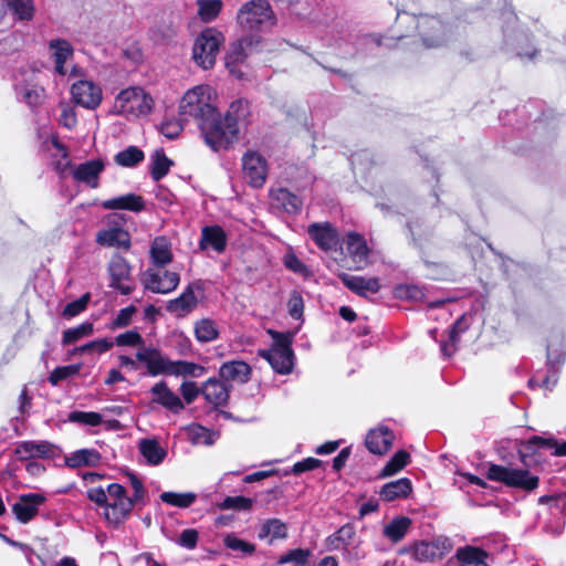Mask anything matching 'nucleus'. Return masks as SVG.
<instances>
[{
    "instance_id": "1",
    "label": "nucleus",
    "mask_w": 566,
    "mask_h": 566,
    "mask_svg": "<svg viewBox=\"0 0 566 566\" xmlns=\"http://www.w3.org/2000/svg\"><path fill=\"white\" fill-rule=\"evenodd\" d=\"M244 106L242 101L234 102L224 118H221L217 112L212 117L200 123L201 134L211 149L216 151L227 149L238 139V120L244 116V113L239 114V111Z\"/></svg>"
},
{
    "instance_id": "2",
    "label": "nucleus",
    "mask_w": 566,
    "mask_h": 566,
    "mask_svg": "<svg viewBox=\"0 0 566 566\" xmlns=\"http://www.w3.org/2000/svg\"><path fill=\"white\" fill-rule=\"evenodd\" d=\"M136 359L146 365L151 376L169 375L175 377L199 378L207 373L200 364L187 360H171L155 347H142L136 353Z\"/></svg>"
},
{
    "instance_id": "3",
    "label": "nucleus",
    "mask_w": 566,
    "mask_h": 566,
    "mask_svg": "<svg viewBox=\"0 0 566 566\" xmlns=\"http://www.w3.org/2000/svg\"><path fill=\"white\" fill-rule=\"evenodd\" d=\"M500 19L502 21L504 48L522 59L532 60L537 50L531 45L528 33L516 30L517 17L510 4H505L501 10Z\"/></svg>"
},
{
    "instance_id": "4",
    "label": "nucleus",
    "mask_w": 566,
    "mask_h": 566,
    "mask_svg": "<svg viewBox=\"0 0 566 566\" xmlns=\"http://www.w3.org/2000/svg\"><path fill=\"white\" fill-rule=\"evenodd\" d=\"M212 88L209 85H198L184 95L179 109L185 117H192L198 123L209 119L217 113L211 103Z\"/></svg>"
},
{
    "instance_id": "5",
    "label": "nucleus",
    "mask_w": 566,
    "mask_h": 566,
    "mask_svg": "<svg viewBox=\"0 0 566 566\" xmlns=\"http://www.w3.org/2000/svg\"><path fill=\"white\" fill-rule=\"evenodd\" d=\"M237 21L245 31H265L275 23L274 13L266 0H251L238 11Z\"/></svg>"
},
{
    "instance_id": "6",
    "label": "nucleus",
    "mask_w": 566,
    "mask_h": 566,
    "mask_svg": "<svg viewBox=\"0 0 566 566\" xmlns=\"http://www.w3.org/2000/svg\"><path fill=\"white\" fill-rule=\"evenodd\" d=\"M224 43L223 34L213 28L205 29L196 39L192 48V59L203 70L214 66L217 55Z\"/></svg>"
},
{
    "instance_id": "7",
    "label": "nucleus",
    "mask_w": 566,
    "mask_h": 566,
    "mask_svg": "<svg viewBox=\"0 0 566 566\" xmlns=\"http://www.w3.org/2000/svg\"><path fill=\"white\" fill-rule=\"evenodd\" d=\"M154 106L153 97L142 87L133 86L118 93L114 107L125 116L139 117L148 114Z\"/></svg>"
},
{
    "instance_id": "8",
    "label": "nucleus",
    "mask_w": 566,
    "mask_h": 566,
    "mask_svg": "<svg viewBox=\"0 0 566 566\" xmlns=\"http://www.w3.org/2000/svg\"><path fill=\"white\" fill-rule=\"evenodd\" d=\"M261 357L266 359L279 374H289L293 367V350L286 336L276 334L275 344L269 350H262Z\"/></svg>"
},
{
    "instance_id": "9",
    "label": "nucleus",
    "mask_w": 566,
    "mask_h": 566,
    "mask_svg": "<svg viewBox=\"0 0 566 566\" xmlns=\"http://www.w3.org/2000/svg\"><path fill=\"white\" fill-rule=\"evenodd\" d=\"M106 494L112 502L107 504L105 517L112 523L122 522L133 510L134 499L128 497L125 488L117 483L109 484Z\"/></svg>"
},
{
    "instance_id": "10",
    "label": "nucleus",
    "mask_w": 566,
    "mask_h": 566,
    "mask_svg": "<svg viewBox=\"0 0 566 566\" xmlns=\"http://www.w3.org/2000/svg\"><path fill=\"white\" fill-rule=\"evenodd\" d=\"M402 18L411 19L416 23L419 35L427 48H436L443 42V25L436 17L422 14L410 17L405 14Z\"/></svg>"
},
{
    "instance_id": "11",
    "label": "nucleus",
    "mask_w": 566,
    "mask_h": 566,
    "mask_svg": "<svg viewBox=\"0 0 566 566\" xmlns=\"http://www.w3.org/2000/svg\"><path fill=\"white\" fill-rule=\"evenodd\" d=\"M497 482H502L510 488L531 492L538 486L539 479L525 469L497 465Z\"/></svg>"
},
{
    "instance_id": "12",
    "label": "nucleus",
    "mask_w": 566,
    "mask_h": 566,
    "mask_svg": "<svg viewBox=\"0 0 566 566\" xmlns=\"http://www.w3.org/2000/svg\"><path fill=\"white\" fill-rule=\"evenodd\" d=\"M72 99L86 109H95L103 98L102 88L88 80H80L71 86Z\"/></svg>"
},
{
    "instance_id": "13",
    "label": "nucleus",
    "mask_w": 566,
    "mask_h": 566,
    "mask_svg": "<svg viewBox=\"0 0 566 566\" xmlns=\"http://www.w3.org/2000/svg\"><path fill=\"white\" fill-rule=\"evenodd\" d=\"M180 277L176 272H155L148 270L144 274V285L154 293L167 294L174 291L179 284Z\"/></svg>"
},
{
    "instance_id": "14",
    "label": "nucleus",
    "mask_w": 566,
    "mask_h": 566,
    "mask_svg": "<svg viewBox=\"0 0 566 566\" xmlns=\"http://www.w3.org/2000/svg\"><path fill=\"white\" fill-rule=\"evenodd\" d=\"M244 178L253 187H261L266 179V164L263 157L256 153H248L243 159Z\"/></svg>"
},
{
    "instance_id": "15",
    "label": "nucleus",
    "mask_w": 566,
    "mask_h": 566,
    "mask_svg": "<svg viewBox=\"0 0 566 566\" xmlns=\"http://www.w3.org/2000/svg\"><path fill=\"white\" fill-rule=\"evenodd\" d=\"M541 448L553 449V454L557 457L566 455V441L558 443L553 438L534 436L527 441L521 443V447L518 448L521 460L525 462V458L533 455L535 451Z\"/></svg>"
},
{
    "instance_id": "16",
    "label": "nucleus",
    "mask_w": 566,
    "mask_h": 566,
    "mask_svg": "<svg viewBox=\"0 0 566 566\" xmlns=\"http://www.w3.org/2000/svg\"><path fill=\"white\" fill-rule=\"evenodd\" d=\"M153 402L163 406L172 413H180L185 409V405L180 397L175 394L166 381L160 380L150 388Z\"/></svg>"
},
{
    "instance_id": "17",
    "label": "nucleus",
    "mask_w": 566,
    "mask_h": 566,
    "mask_svg": "<svg viewBox=\"0 0 566 566\" xmlns=\"http://www.w3.org/2000/svg\"><path fill=\"white\" fill-rule=\"evenodd\" d=\"M338 277L348 290L363 297H367L369 294H376L380 290L378 277H364L344 272L339 273Z\"/></svg>"
},
{
    "instance_id": "18",
    "label": "nucleus",
    "mask_w": 566,
    "mask_h": 566,
    "mask_svg": "<svg viewBox=\"0 0 566 566\" xmlns=\"http://www.w3.org/2000/svg\"><path fill=\"white\" fill-rule=\"evenodd\" d=\"M231 386L221 378H209L202 384V396L213 407L227 405Z\"/></svg>"
},
{
    "instance_id": "19",
    "label": "nucleus",
    "mask_w": 566,
    "mask_h": 566,
    "mask_svg": "<svg viewBox=\"0 0 566 566\" xmlns=\"http://www.w3.org/2000/svg\"><path fill=\"white\" fill-rule=\"evenodd\" d=\"M104 168L105 165L102 159H92L74 166L72 168V176L78 182L86 184L91 188H97L99 175Z\"/></svg>"
},
{
    "instance_id": "20",
    "label": "nucleus",
    "mask_w": 566,
    "mask_h": 566,
    "mask_svg": "<svg viewBox=\"0 0 566 566\" xmlns=\"http://www.w3.org/2000/svg\"><path fill=\"white\" fill-rule=\"evenodd\" d=\"M307 232L316 245L324 251H329L338 244V233L329 222L312 223Z\"/></svg>"
},
{
    "instance_id": "21",
    "label": "nucleus",
    "mask_w": 566,
    "mask_h": 566,
    "mask_svg": "<svg viewBox=\"0 0 566 566\" xmlns=\"http://www.w3.org/2000/svg\"><path fill=\"white\" fill-rule=\"evenodd\" d=\"M195 289H200V284H189L180 296L170 300L167 303L166 310L178 317L188 315L196 308L198 304L197 297L195 295Z\"/></svg>"
},
{
    "instance_id": "22",
    "label": "nucleus",
    "mask_w": 566,
    "mask_h": 566,
    "mask_svg": "<svg viewBox=\"0 0 566 566\" xmlns=\"http://www.w3.org/2000/svg\"><path fill=\"white\" fill-rule=\"evenodd\" d=\"M259 43L260 38L256 35H248L233 42L226 55V66L230 72H233L232 65L243 62Z\"/></svg>"
},
{
    "instance_id": "23",
    "label": "nucleus",
    "mask_w": 566,
    "mask_h": 566,
    "mask_svg": "<svg viewBox=\"0 0 566 566\" xmlns=\"http://www.w3.org/2000/svg\"><path fill=\"white\" fill-rule=\"evenodd\" d=\"M44 502V496L36 493L21 495L13 504L12 511L17 518L22 523L31 521L39 511V506Z\"/></svg>"
},
{
    "instance_id": "24",
    "label": "nucleus",
    "mask_w": 566,
    "mask_h": 566,
    "mask_svg": "<svg viewBox=\"0 0 566 566\" xmlns=\"http://www.w3.org/2000/svg\"><path fill=\"white\" fill-rule=\"evenodd\" d=\"M250 376V366L241 360L224 363L219 369V377L227 384L230 381L244 384L249 381Z\"/></svg>"
},
{
    "instance_id": "25",
    "label": "nucleus",
    "mask_w": 566,
    "mask_h": 566,
    "mask_svg": "<svg viewBox=\"0 0 566 566\" xmlns=\"http://www.w3.org/2000/svg\"><path fill=\"white\" fill-rule=\"evenodd\" d=\"M394 433L386 427L370 430L366 438V447L371 453L384 454L391 447Z\"/></svg>"
},
{
    "instance_id": "26",
    "label": "nucleus",
    "mask_w": 566,
    "mask_h": 566,
    "mask_svg": "<svg viewBox=\"0 0 566 566\" xmlns=\"http://www.w3.org/2000/svg\"><path fill=\"white\" fill-rule=\"evenodd\" d=\"M102 207L106 210H129L139 212L145 209V201L142 196L127 193L103 201Z\"/></svg>"
},
{
    "instance_id": "27",
    "label": "nucleus",
    "mask_w": 566,
    "mask_h": 566,
    "mask_svg": "<svg viewBox=\"0 0 566 566\" xmlns=\"http://www.w3.org/2000/svg\"><path fill=\"white\" fill-rule=\"evenodd\" d=\"M271 199L276 208H281L285 212L292 214L300 212L303 206V201L285 188L272 190Z\"/></svg>"
},
{
    "instance_id": "28",
    "label": "nucleus",
    "mask_w": 566,
    "mask_h": 566,
    "mask_svg": "<svg viewBox=\"0 0 566 566\" xmlns=\"http://www.w3.org/2000/svg\"><path fill=\"white\" fill-rule=\"evenodd\" d=\"M15 454L20 460L49 458L52 454V446L45 441H24L17 446Z\"/></svg>"
},
{
    "instance_id": "29",
    "label": "nucleus",
    "mask_w": 566,
    "mask_h": 566,
    "mask_svg": "<svg viewBox=\"0 0 566 566\" xmlns=\"http://www.w3.org/2000/svg\"><path fill=\"white\" fill-rule=\"evenodd\" d=\"M287 524L280 518L265 520L258 534L260 539H269L272 544L274 541L285 539L287 537Z\"/></svg>"
},
{
    "instance_id": "30",
    "label": "nucleus",
    "mask_w": 566,
    "mask_h": 566,
    "mask_svg": "<svg viewBox=\"0 0 566 566\" xmlns=\"http://www.w3.org/2000/svg\"><path fill=\"white\" fill-rule=\"evenodd\" d=\"M49 46L55 62V71L61 75H65L64 63L73 55L71 43L66 40L55 39L50 41Z\"/></svg>"
},
{
    "instance_id": "31",
    "label": "nucleus",
    "mask_w": 566,
    "mask_h": 566,
    "mask_svg": "<svg viewBox=\"0 0 566 566\" xmlns=\"http://www.w3.org/2000/svg\"><path fill=\"white\" fill-rule=\"evenodd\" d=\"M227 237L224 231L218 227H205L202 229L200 248L202 250L211 247L217 252H222L226 249Z\"/></svg>"
},
{
    "instance_id": "32",
    "label": "nucleus",
    "mask_w": 566,
    "mask_h": 566,
    "mask_svg": "<svg viewBox=\"0 0 566 566\" xmlns=\"http://www.w3.org/2000/svg\"><path fill=\"white\" fill-rule=\"evenodd\" d=\"M411 490L410 480L402 478L385 484L380 491V495L385 501H394L396 499L407 497Z\"/></svg>"
},
{
    "instance_id": "33",
    "label": "nucleus",
    "mask_w": 566,
    "mask_h": 566,
    "mask_svg": "<svg viewBox=\"0 0 566 566\" xmlns=\"http://www.w3.org/2000/svg\"><path fill=\"white\" fill-rule=\"evenodd\" d=\"M101 461V454L96 450L82 449L65 458L70 468L96 467Z\"/></svg>"
},
{
    "instance_id": "34",
    "label": "nucleus",
    "mask_w": 566,
    "mask_h": 566,
    "mask_svg": "<svg viewBox=\"0 0 566 566\" xmlns=\"http://www.w3.org/2000/svg\"><path fill=\"white\" fill-rule=\"evenodd\" d=\"M346 250L354 262H363L368 255V248L365 239L356 232L347 234Z\"/></svg>"
},
{
    "instance_id": "35",
    "label": "nucleus",
    "mask_w": 566,
    "mask_h": 566,
    "mask_svg": "<svg viewBox=\"0 0 566 566\" xmlns=\"http://www.w3.org/2000/svg\"><path fill=\"white\" fill-rule=\"evenodd\" d=\"M150 256L154 264L165 266L172 261V253L168 241L160 237L156 238L150 248Z\"/></svg>"
},
{
    "instance_id": "36",
    "label": "nucleus",
    "mask_w": 566,
    "mask_h": 566,
    "mask_svg": "<svg viewBox=\"0 0 566 566\" xmlns=\"http://www.w3.org/2000/svg\"><path fill=\"white\" fill-rule=\"evenodd\" d=\"M469 327L465 316H461L455 321L449 333V340L441 344V352L444 356H451L455 352V345L460 339V335Z\"/></svg>"
},
{
    "instance_id": "37",
    "label": "nucleus",
    "mask_w": 566,
    "mask_h": 566,
    "mask_svg": "<svg viewBox=\"0 0 566 566\" xmlns=\"http://www.w3.org/2000/svg\"><path fill=\"white\" fill-rule=\"evenodd\" d=\"M139 451L148 463L157 465L166 457V451L156 440L144 439L139 442Z\"/></svg>"
},
{
    "instance_id": "38",
    "label": "nucleus",
    "mask_w": 566,
    "mask_h": 566,
    "mask_svg": "<svg viewBox=\"0 0 566 566\" xmlns=\"http://www.w3.org/2000/svg\"><path fill=\"white\" fill-rule=\"evenodd\" d=\"M97 241L101 244H106L108 247H123L128 249L130 245L129 234L128 232L115 228L108 231H104L98 234Z\"/></svg>"
},
{
    "instance_id": "39",
    "label": "nucleus",
    "mask_w": 566,
    "mask_h": 566,
    "mask_svg": "<svg viewBox=\"0 0 566 566\" xmlns=\"http://www.w3.org/2000/svg\"><path fill=\"white\" fill-rule=\"evenodd\" d=\"M410 525L411 520L409 517H397L384 527V535L394 543H397L405 537Z\"/></svg>"
},
{
    "instance_id": "40",
    "label": "nucleus",
    "mask_w": 566,
    "mask_h": 566,
    "mask_svg": "<svg viewBox=\"0 0 566 566\" xmlns=\"http://www.w3.org/2000/svg\"><path fill=\"white\" fill-rule=\"evenodd\" d=\"M195 335L198 342L209 343L218 338L217 324L209 318H202L195 324Z\"/></svg>"
},
{
    "instance_id": "41",
    "label": "nucleus",
    "mask_w": 566,
    "mask_h": 566,
    "mask_svg": "<svg viewBox=\"0 0 566 566\" xmlns=\"http://www.w3.org/2000/svg\"><path fill=\"white\" fill-rule=\"evenodd\" d=\"M460 566H488L485 563V554L475 547L460 548L457 552Z\"/></svg>"
},
{
    "instance_id": "42",
    "label": "nucleus",
    "mask_w": 566,
    "mask_h": 566,
    "mask_svg": "<svg viewBox=\"0 0 566 566\" xmlns=\"http://www.w3.org/2000/svg\"><path fill=\"white\" fill-rule=\"evenodd\" d=\"M356 535L352 524L343 525L335 534L328 537V545L333 549H345Z\"/></svg>"
},
{
    "instance_id": "43",
    "label": "nucleus",
    "mask_w": 566,
    "mask_h": 566,
    "mask_svg": "<svg viewBox=\"0 0 566 566\" xmlns=\"http://www.w3.org/2000/svg\"><path fill=\"white\" fill-rule=\"evenodd\" d=\"M172 161L167 158L163 150H156L151 156L150 174L154 180H160L169 171Z\"/></svg>"
},
{
    "instance_id": "44",
    "label": "nucleus",
    "mask_w": 566,
    "mask_h": 566,
    "mask_svg": "<svg viewBox=\"0 0 566 566\" xmlns=\"http://www.w3.org/2000/svg\"><path fill=\"white\" fill-rule=\"evenodd\" d=\"M198 15L203 22L213 21L222 9L221 0H198Z\"/></svg>"
},
{
    "instance_id": "45",
    "label": "nucleus",
    "mask_w": 566,
    "mask_h": 566,
    "mask_svg": "<svg viewBox=\"0 0 566 566\" xmlns=\"http://www.w3.org/2000/svg\"><path fill=\"white\" fill-rule=\"evenodd\" d=\"M8 8L18 17L19 20L30 21L34 15V4L32 0H4Z\"/></svg>"
},
{
    "instance_id": "46",
    "label": "nucleus",
    "mask_w": 566,
    "mask_h": 566,
    "mask_svg": "<svg viewBox=\"0 0 566 566\" xmlns=\"http://www.w3.org/2000/svg\"><path fill=\"white\" fill-rule=\"evenodd\" d=\"M109 274L112 282H123L129 279L130 266L122 256H115L109 263Z\"/></svg>"
},
{
    "instance_id": "47",
    "label": "nucleus",
    "mask_w": 566,
    "mask_h": 566,
    "mask_svg": "<svg viewBox=\"0 0 566 566\" xmlns=\"http://www.w3.org/2000/svg\"><path fill=\"white\" fill-rule=\"evenodd\" d=\"M143 159L144 153L135 146H130L115 156V163L123 167H133Z\"/></svg>"
},
{
    "instance_id": "48",
    "label": "nucleus",
    "mask_w": 566,
    "mask_h": 566,
    "mask_svg": "<svg viewBox=\"0 0 566 566\" xmlns=\"http://www.w3.org/2000/svg\"><path fill=\"white\" fill-rule=\"evenodd\" d=\"M160 499L163 502L174 506L188 507L196 501V494L164 492L161 493Z\"/></svg>"
},
{
    "instance_id": "49",
    "label": "nucleus",
    "mask_w": 566,
    "mask_h": 566,
    "mask_svg": "<svg viewBox=\"0 0 566 566\" xmlns=\"http://www.w3.org/2000/svg\"><path fill=\"white\" fill-rule=\"evenodd\" d=\"M409 458L410 455L407 451L400 450L396 452L395 455L389 460V462L384 467L381 475L389 476L399 472L407 465Z\"/></svg>"
},
{
    "instance_id": "50",
    "label": "nucleus",
    "mask_w": 566,
    "mask_h": 566,
    "mask_svg": "<svg viewBox=\"0 0 566 566\" xmlns=\"http://www.w3.org/2000/svg\"><path fill=\"white\" fill-rule=\"evenodd\" d=\"M93 331V324L88 322L83 323L75 328H69L63 333L62 343L64 345L75 343L85 336L92 335Z\"/></svg>"
},
{
    "instance_id": "51",
    "label": "nucleus",
    "mask_w": 566,
    "mask_h": 566,
    "mask_svg": "<svg viewBox=\"0 0 566 566\" xmlns=\"http://www.w3.org/2000/svg\"><path fill=\"white\" fill-rule=\"evenodd\" d=\"M221 510L249 511L253 506V500L245 496H227L219 505Z\"/></svg>"
},
{
    "instance_id": "52",
    "label": "nucleus",
    "mask_w": 566,
    "mask_h": 566,
    "mask_svg": "<svg viewBox=\"0 0 566 566\" xmlns=\"http://www.w3.org/2000/svg\"><path fill=\"white\" fill-rule=\"evenodd\" d=\"M223 543L228 548L242 552L245 555H252L255 552L254 544L240 539L234 534H227Z\"/></svg>"
},
{
    "instance_id": "53",
    "label": "nucleus",
    "mask_w": 566,
    "mask_h": 566,
    "mask_svg": "<svg viewBox=\"0 0 566 566\" xmlns=\"http://www.w3.org/2000/svg\"><path fill=\"white\" fill-rule=\"evenodd\" d=\"M71 422L95 427L102 423V416L97 412L73 411L69 415Z\"/></svg>"
},
{
    "instance_id": "54",
    "label": "nucleus",
    "mask_w": 566,
    "mask_h": 566,
    "mask_svg": "<svg viewBox=\"0 0 566 566\" xmlns=\"http://www.w3.org/2000/svg\"><path fill=\"white\" fill-rule=\"evenodd\" d=\"M308 556L310 552L307 549L295 548L280 556L277 564L284 565L287 563H295L297 566H304Z\"/></svg>"
},
{
    "instance_id": "55",
    "label": "nucleus",
    "mask_w": 566,
    "mask_h": 566,
    "mask_svg": "<svg viewBox=\"0 0 566 566\" xmlns=\"http://www.w3.org/2000/svg\"><path fill=\"white\" fill-rule=\"evenodd\" d=\"M81 365H69L55 368L49 376V381L56 386L60 381L78 374Z\"/></svg>"
},
{
    "instance_id": "56",
    "label": "nucleus",
    "mask_w": 566,
    "mask_h": 566,
    "mask_svg": "<svg viewBox=\"0 0 566 566\" xmlns=\"http://www.w3.org/2000/svg\"><path fill=\"white\" fill-rule=\"evenodd\" d=\"M44 88L39 86L25 87L22 91L23 101L31 107H36L44 102Z\"/></svg>"
},
{
    "instance_id": "57",
    "label": "nucleus",
    "mask_w": 566,
    "mask_h": 566,
    "mask_svg": "<svg viewBox=\"0 0 566 566\" xmlns=\"http://www.w3.org/2000/svg\"><path fill=\"white\" fill-rule=\"evenodd\" d=\"M91 300L90 293H85L78 300L69 303L63 310V316L71 318L82 313Z\"/></svg>"
},
{
    "instance_id": "58",
    "label": "nucleus",
    "mask_w": 566,
    "mask_h": 566,
    "mask_svg": "<svg viewBox=\"0 0 566 566\" xmlns=\"http://www.w3.org/2000/svg\"><path fill=\"white\" fill-rule=\"evenodd\" d=\"M113 344V342L106 338L96 339L75 348L74 354H83L87 352L105 353L112 348Z\"/></svg>"
},
{
    "instance_id": "59",
    "label": "nucleus",
    "mask_w": 566,
    "mask_h": 566,
    "mask_svg": "<svg viewBox=\"0 0 566 566\" xmlns=\"http://www.w3.org/2000/svg\"><path fill=\"white\" fill-rule=\"evenodd\" d=\"M180 394L186 403H192L199 395H202V386L198 387L195 381H184L180 385Z\"/></svg>"
},
{
    "instance_id": "60",
    "label": "nucleus",
    "mask_w": 566,
    "mask_h": 566,
    "mask_svg": "<svg viewBox=\"0 0 566 566\" xmlns=\"http://www.w3.org/2000/svg\"><path fill=\"white\" fill-rule=\"evenodd\" d=\"M52 144L61 153V156L63 158V160H57L56 163H54V169L60 175H64L67 169L72 170L74 166H72L71 161L67 159L69 153L65 146L61 144L57 139H53Z\"/></svg>"
},
{
    "instance_id": "61",
    "label": "nucleus",
    "mask_w": 566,
    "mask_h": 566,
    "mask_svg": "<svg viewBox=\"0 0 566 566\" xmlns=\"http://www.w3.org/2000/svg\"><path fill=\"white\" fill-rule=\"evenodd\" d=\"M287 308H289V314L293 318L298 319L302 317L303 310H304V302H303L302 295L298 292L294 291L291 294L289 302H287Z\"/></svg>"
},
{
    "instance_id": "62",
    "label": "nucleus",
    "mask_w": 566,
    "mask_h": 566,
    "mask_svg": "<svg viewBox=\"0 0 566 566\" xmlns=\"http://www.w3.org/2000/svg\"><path fill=\"white\" fill-rule=\"evenodd\" d=\"M115 343L118 346H137L144 343L142 335L136 331H127L116 336Z\"/></svg>"
},
{
    "instance_id": "63",
    "label": "nucleus",
    "mask_w": 566,
    "mask_h": 566,
    "mask_svg": "<svg viewBox=\"0 0 566 566\" xmlns=\"http://www.w3.org/2000/svg\"><path fill=\"white\" fill-rule=\"evenodd\" d=\"M135 311H136V308L134 306H128V307L122 308L118 312L117 316L114 318V321L112 323V327L118 328V327L127 326L130 323Z\"/></svg>"
},
{
    "instance_id": "64",
    "label": "nucleus",
    "mask_w": 566,
    "mask_h": 566,
    "mask_svg": "<svg viewBox=\"0 0 566 566\" xmlns=\"http://www.w3.org/2000/svg\"><path fill=\"white\" fill-rule=\"evenodd\" d=\"M198 532L193 528H187L181 532L178 544L188 548L193 549L197 546Z\"/></svg>"
}]
</instances>
